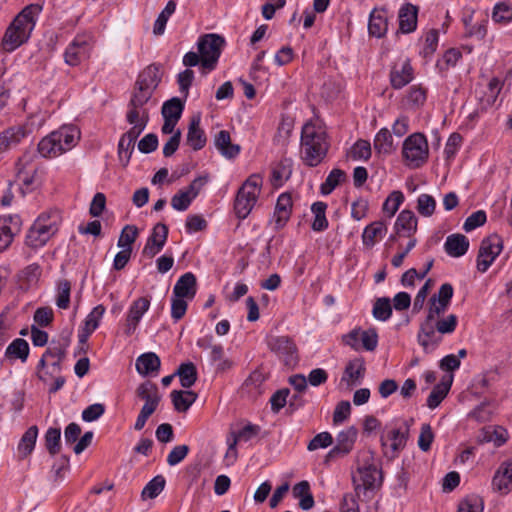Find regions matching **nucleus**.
<instances>
[{
    "label": "nucleus",
    "mask_w": 512,
    "mask_h": 512,
    "mask_svg": "<svg viewBox=\"0 0 512 512\" xmlns=\"http://www.w3.org/2000/svg\"><path fill=\"white\" fill-rule=\"evenodd\" d=\"M162 75V67L157 63L148 65L138 74L127 103L126 121L150 120V109L157 105L154 93Z\"/></svg>",
    "instance_id": "nucleus-1"
},
{
    "label": "nucleus",
    "mask_w": 512,
    "mask_h": 512,
    "mask_svg": "<svg viewBox=\"0 0 512 512\" xmlns=\"http://www.w3.org/2000/svg\"><path fill=\"white\" fill-rule=\"evenodd\" d=\"M41 11L39 4H30L14 18L2 39L4 50L12 52L29 39Z\"/></svg>",
    "instance_id": "nucleus-2"
},
{
    "label": "nucleus",
    "mask_w": 512,
    "mask_h": 512,
    "mask_svg": "<svg viewBox=\"0 0 512 512\" xmlns=\"http://www.w3.org/2000/svg\"><path fill=\"white\" fill-rule=\"evenodd\" d=\"M329 148L325 129L312 122L306 123L301 132V152L304 163L310 167L319 165Z\"/></svg>",
    "instance_id": "nucleus-3"
},
{
    "label": "nucleus",
    "mask_w": 512,
    "mask_h": 512,
    "mask_svg": "<svg viewBox=\"0 0 512 512\" xmlns=\"http://www.w3.org/2000/svg\"><path fill=\"white\" fill-rule=\"evenodd\" d=\"M80 139V131L74 125H63L43 137L38 143V152L44 158H56L71 150Z\"/></svg>",
    "instance_id": "nucleus-4"
},
{
    "label": "nucleus",
    "mask_w": 512,
    "mask_h": 512,
    "mask_svg": "<svg viewBox=\"0 0 512 512\" xmlns=\"http://www.w3.org/2000/svg\"><path fill=\"white\" fill-rule=\"evenodd\" d=\"M262 178L260 175L253 174L239 188L235 202L234 210L239 219H245L255 206L261 193Z\"/></svg>",
    "instance_id": "nucleus-5"
},
{
    "label": "nucleus",
    "mask_w": 512,
    "mask_h": 512,
    "mask_svg": "<svg viewBox=\"0 0 512 512\" xmlns=\"http://www.w3.org/2000/svg\"><path fill=\"white\" fill-rule=\"evenodd\" d=\"M59 214L57 212L41 214L30 227L26 235V244L32 248L42 247L58 231Z\"/></svg>",
    "instance_id": "nucleus-6"
},
{
    "label": "nucleus",
    "mask_w": 512,
    "mask_h": 512,
    "mask_svg": "<svg viewBox=\"0 0 512 512\" xmlns=\"http://www.w3.org/2000/svg\"><path fill=\"white\" fill-rule=\"evenodd\" d=\"M413 423V418L395 420L391 423L386 435L381 436L380 442L383 448L387 446L388 441L390 442L389 450L384 452L387 457L393 459L405 448Z\"/></svg>",
    "instance_id": "nucleus-7"
},
{
    "label": "nucleus",
    "mask_w": 512,
    "mask_h": 512,
    "mask_svg": "<svg viewBox=\"0 0 512 512\" xmlns=\"http://www.w3.org/2000/svg\"><path fill=\"white\" fill-rule=\"evenodd\" d=\"M136 397L144 401L140 413L134 424V429L140 431L144 428L148 418L157 410L161 401L158 387L151 381H145L138 385L135 390Z\"/></svg>",
    "instance_id": "nucleus-8"
},
{
    "label": "nucleus",
    "mask_w": 512,
    "mask_h": 512,
    "mask_svg": "<svg viewBox=\"0 0 512 512\" xmlns=\"http://www.w3.org/2000/svg\"><path fill=\"white\" fill-rule=\"evenodd\" d=\"M402 155L407 167L416 169L423 166L429 156V146L424 134L413 133L408 136L403 142Z\"/></svg>",
    "instance_id": "nucleus-9"
},
{
    "label": "nucleus",
    "mask_w": 512,
    "mask_h": 512,
    "mask_svg": "<svg viewBox=\"0 0 512 512\" xmlns=\"http://www.w3.org/2000/svg\"><path fill=\"white\" fill-rule=\"evenodd\" d=\"M197 45L202 68L208 72L214 70L225 45V39L218 34H206L199 38Z\"/></svg>",
    "instance_id": "nucleus-10"
},
{
    "label": "nucleus",
    "mask_w": 512,
    "mask_h": 512,
    "mask_svg": "<svg viewBox=\"0 0 512 512\" xmlns=\"http://www.w3.org/2000/svg\"><path fill=\"white\" fill-rule=\"evenodd\" d=\"M501 250L502 240L499 236L491 235L483 239L477 256L478 271L486 272Z\"/></svg>",
    "instance_id": "nucleus-11"
},
{
    "label": "nucleus",
    "mask_w": 512,
    "mask_h": 512,
    "mask_svg": "<svg viewBox=\"0 0 512 512\" xmlns=\"http://www.w3.org/2000/svg\"><path fill=\"white\" fill-rule=\"evenodd\" d=\"M269 349L281 358L286 365L295 364L298 360L297 347L288 336H275L268 340Z\"/></svg>",
    "instance_id": "nucleus-12"
},
{
    "label": "nucleus",
    "mask_w": 512,
    "mask_h": 512,
    "mask_svg": "<svg viewBox=\"0 0 512 512\" xmlns=\"http://www.w3.org/2000/svg\"><path fill=\"white\" fill-rule=\"evenodd\" d=\"M442 340V335L438 333L432 321L424 319L420 323L417 333V342L426 354L434 352L441 344Z\"/></svg>",
    "instance_id": "nucleus-13"
},
{
    "label": "nucleus",
    "mask_w": 512,
    "mask_h": 512,
    "mask_svg": "<svg viewBox=\"0 0 512 512\" xmlns=\"http://www.w3.org/2000/svg\"><path fill=\"white\" fill-rule=\"evenodd\" d=\"M167 238L168 227L163 223H157L142 250V257L152 259L156 256L165 246Z\"/></svg>",
    "instance_id": "nucleus-14"
},
{
    "label": "nucleus",
    "mask_w": 512,
    "mask_h": 512,
    "mask_svg": "<svg viewBox=\"0 0 512 512\" xmlns=\"http://www.w3.org/2000/svg\"><path fill=\"white\" fill-rule=\"evenodd\" d=\"M149 307L150 300L147 297H140L132 302L124 326L126 336H131L135 333L142 316L148 311Z\"/></svg>",
    "instance_id": "nucleus-15"
},
{
    "label": "nucleus",
    "mask_w": 512,
    "mask_h": 512,
    "mask_svg": "<svg viewBox=\"0 0 512 512\" xmlns=\"http://www.w3.org/2000/svg\"><path fill=\"white\" fill-rule=\"evenodd\" d=\"M358 436V430L350 426L337 434L336 445L329 451L327 458L345 456L350 453L354 447Z\"/></svg>",
    "instance_id": "nucleus-16"
},
{
    "label": "nucleus",
    "mask_w": 512,
    "mask_h": 512,
    "mask_svg": "<svg viewBox=\"0 0 512 512\" xmlns=\"http://www.w3.org/2000/svg\"><path fill=\"white\" fill-rule=\"evenodd\" d=\"M89 55V45L85 36L78 35L69 44L64 53L65 62L77 66Z\"/></svg>",
    "instance_id": "nucleus-17"
},
{
    "label": "nucleus",
    "mask_w": 512,
    "mask_h": 512,
    "mask_svg": "<svg viewBox=\"0 0 512 512\" xmlns=\"http://www.w3.org/2000/svg\"><path fill=\"white\" fill-rule=\"evenodd\" d=\"M366 372L365 361L362 357H356L350 360L344 369L341 382H345L348 388L359 385Z\"/></svg>",
    "instance_id": "nucleus-18"
},
{
    "label": "nucleus",
    "mask_w": 512,
    "mask_h": 512,
    "mask_svg": "<svg viewBox=\"0 0 512 512\" xmlns=\"http://www.w3.org/2000/svg\"><path fill=\"white\" fill-rule=\"evenodd\" d=\"M292 207L293 202L291 195L287 192L280 194L273 214L275 230L282 229L286 225L290 219Z\"/></svg>",
    "instance_id": "nucleus-19"
},
{
    "label": "nucleus",
    "mask_w": 512,
    "mask_h": 512,
    "mask_svg": "<svg viewBox=\"0 0 512 512\" xmlns=\"http://www.w3.org/2000/svg\"><path fill=\"white\" fill-rule=\"evenodd\" d=\"M413 68L408 59L395 63L390 71V83L394 89H401L413 80Z\"/></svg>",
    "instance_id": "nucleus-20"
},
{
    "label": "nucleus",
    "mask_w": 512,
    "mask_h": 512,
    "mask_svg": "<svg viewBox=\"0 0 512 512\" xmlns=\"http://www.w3.org/2000/svg\"><path fill=\"white\" fill-rule=\"evenodd\" d=\"M18 230V216L0 217V252L4 251L10 246L13 241V237Z\"/></svg>",
    "instance_id": "nucleus-21"
},
{
    "label": "nucleus",
    "mask_w": 512,
    "mask_h": 512,
    "mask_svg": "<svg viewBox=\"0 0 512 512\" xmlns=\"http://www.w3.org/2000/svg\"><path fill=\"white\" fill-rule=\"evenodd\" d=\"M508 439V432L502 426H487L482 428L477 436L476 441L479 444L492 442L496 447L502 446Z\"/></svg>",
    "instance_id": "nucleus-22"
},
{
    "label": "nucleus",
    "mask_w": 512,
    "mask_h": 512,
    "mask_svg": "<svg viewBox=\"0 0 512 512\" xmlns=\"http://www.w3.org/2000/svg\"><path fill=\"white\" fill-rule=\"evenodd\" d=\"M418 220L411 210H402L395 222V230L399 236L411 238L417 231Z\"/></svg>",
    "instance_id": "nucleus-23"
},
{
    "label": "nucleus",
    "mask_w": 512,
    "mask_h": 512,
    "mask_svg": "<svg viewBox=\"0 0 512 512\" xmlns=\"http://www.w3.org/2000/svg\"><path fill=\"white\" fill-rule=\"evenodd\" d=\"M197 280L192 272L180 276L173 288V295L185 299H193L196 294Z\"/></svg>",
    "instance_id": "nucleus-24"
},
{
    "label": "nucleus",
    "mask_w": 512,
    "mask_h": 512,
    "mask_svg": "<svg viewBox=\"0 0 512 512\" xmlns=\"http://www.w3.org/2000/svg\"><path fill=\"white\" fill-rule=\"evenodd\" d=\"M293 162L290 158H283L275 163L271 169V184L273 187H281L292 174Z\"/></svg>",
    "instance_id": "nucleus-25"
},
{
    "label": "nucleus",
    "mask_w": 512,
    "mask_h": 512,
    "mask_svg": "<svg viewBox=\"0 0 512 512\" xmlns=\"http://www.w3.org/2000/svg\"><path fill=\"white\" fill-rule=\"evenodd\" d=\"M492 483L501 493H508L512 489V462H504L499 466Z\"/></svg>",
    "instance_id": "nucleus-26"
},
{
    "label": "nucleus",
    "mask_w": 512,
    "mask_h": 512,
    "mask_svg": "<svg viewBox=\"0 0 512 512\" xmlns=\"http://www.w3.org/2000/svg\"><path fill=\"white\" fill-rule=\"evenodd\" d=\"M418 8L413 4H405L399 11V30L402 33H411L417 26Z\"/></svg>",
    "instance_id": "nucleus-27"
},
{
    "label": "nucleus",
    "mask_w": 512,
    "mask_h": 512,
    "mask_svg": "<svg viewBox=\"0 0 512 512\" xmlns=\"http://www.w3.org/2000/svg\"><path fill=\"white\" fill-rule=\"evenodd\" d=\"M186 140L187 144L195 151H198L205 146L206 136L204 131L200 128L199 116L192 117L188 127Z\"/></svg>",
    "instance_id": "nucleus-28"
},
{
    "label": "nucleus",
    "mask_w": 512,
    "mask_h": 512,
    "mask_svg": "<svg viewBox=\"0 0 512 512\" xmlns=\"http://www.w3.org/2000/svg\"><path fill=\"white\" fill-rule=\"evenodd\" d=\"M469 248V241L463 234H452L446 238L444 249L451 257L463 256Z\"/></svg>",
    "instance_id": "nucleus-29"
},
{
    "label": "nucleus",
    "mask_w": 512,
    "mask_h": 512,
    "mask_svg": "<svg viewBox=\"0 0 512 512\" xmlns=\"http://www.w3.org/2000/svg\"><path fill=\"white\" fill-rule=\"evenodd\" d=\"M161 366L160 358L154 352H147L136 359L135 367L142 376L158 372Z\"/></svg>",
    "instance_id": "nucleus-30"
},
{
    "label": "nucleus",
    "mask_w": 512,
    "mask_h": 512,
    "mask_svg": "<svg viewBox=\"0 0 512 512\" xmlns=\"http://www.w3.org/2000/svg\"><path fill=\"white\" fill-rule=\"evenodd\" d=\"M216 148L226 158H235L240 153V146L231 142L228 131L221 130L217 133L214 140Z\"/></svg>",
    "instance_id": "nucleus-31"
},
{
    "label": "nucleus",
    "mask_w": 512,
    "mask_h": 512,
    "mask_svg": "<svg viewBox=\"0 0 512 512\" xmlns=\"http://www.w3.org/2000/svg\"><path fill=\"white\" fill-rule=\"evenodd\" d=\"M453 382V376L449 375L444 377L440 383L434 386L430 395L427 398V406L430 409H435L447 396Z\"/></svg>",
    "instance_id": "nucleus-32"
},
{
    "label": "nucleus",
    "mask_w": 512,
    "mask_h": 512,
    "mask_svg": "<svg viewBox=\"0 0 512 512\" xmlns=\"http://www.w3.org/2000/svg\"><path fill=\"white\" fill-rule=\"evenodd\" d=\"M293 497L299 499V506L303 510H310L313 508L315 501L310 490L308 481L303 480L295 484L292 489Z\"/></svg>",
    "instance_id": "nucleus-33"
},
{
    "label": "nucleus",
    "mask_w": 512,
    "mask_h": 512,
    "mask_svg": "<svg viewBox=\"0 0 512 512\" xmlns=\"http://www.w3.org/2000/svg\"><path fill=\"white\" fill-rule=\"evenodd\" d=\"M387 232V226L383 221H375L365 227L362 234V241L366 247H373L378 239H381Z\"/></svg>",
    "instance_id": "nucleus-34"
},
{
    "label": "nucleus",
    "mask_w": 512,
    "mask_h": 512,
    "mask_svg": "<svg viewBox=\"0 0 512 512\" xmlns=\"http://www.w3.org/2000/svg\"><path fill=\"white\" fill-rule=\"evenodd\" d=\"M27 134L26 128L22 125L9 127L0 133V147L7 149L17 145Z\"/></svg>",
    "instance_id": "nucleus-35"
},
{
    "label": "nucleus",
    "mask_w": 512,
    "mask_h": 512,
    "mask_svg": "<svg viewBox=\"0 0 512 512\" xmlns=\"http://www.w3.org/2000/svg\"><path fill=\"white\" fill-rule=\"evenodd\" d=\"M170 397L176 411L186 412L196 401L197 394L191 390H173Z\"/></svg>",
    "instance_id": "nucleus-36"
},
{
    "label": "nucleus",
    "mask_w": 512,
    "mask_h": 512,
    "mask_svg": "<svg viewBox=\"0 0 512 512\" xmlns=\"http://www.w3.org/2000/svg\"><path fill=\"white\" fill-rule=\"evenodd\" d=\"M175 375L179 377L181 386L189 389L197 380L196 366L192 362L182 363L175 371Z\"/></svg>",
    "instance_id": "nucleus-37"
},
{
    "label": "nucleus",
    "mask_w": 512,
    "mask_h": 512,
    "mask_svg": "<svg viewBox=\"0 0 512 512\" xmlns=\"http://www.w3.org/2000/svg\"><path fill=\"white\" fill-rule=\"evenodd\" d=\"M388 29L387 17L384 12H372L369 19L368 30L370 35L381 38Z\"/></svg>",
    "instance_id": "nucleus-38"
},
{
    "label": "nucleus",
    "mask_w": 512,
    "mask_h": 512,
    "mask_svg": "<svg viewBox=\"0 0 512 512\" xmlns=\"http://www.w3.org/2000/svg\"><path fill=\"white\" fill-rule=\"evenodd\" d=\"M5 355L9 359H20L25 362L29 355V345L26 340L17 338L6 349Z\"/></svg>",
    "instance_id": "nucleus-39"
},
{
    "label": "nucleus",
    "mask_w": 512,
    "mask_h": 512,
    "mask_svg": "<svg viewBox=\"0 0 512 512\" xmlns=\"http://www.w3.org/2000/svg\"><path fill=\"white\" fill-rule=\"evenodd\" d=\"M38 437V428L33 425L29 427L23 434L18 444V451L22 457H27L34 450L36 440Z\"/></svg>",
    "instance_id": "nucleus-40"
},
{
    "label": "nucleus",
    "mask_w": 512,
    "mask_h": 512,
    "mask_svg": "<svg viewBox=\"0 0 512 512\" xmlns=\"http://www.w3.org/2000/svg\"><path fill=\"white\" fill-rule=\"evenodd\" d=\"M260 432V426L255 424H247L238 432L232 434L233 440L229 442V451H235L236 445L239 441L248 442L256 437Z\"/></svg>",
    "instance_id": "nucleus-41"
},
{
    "label": "nucleus",
    "mask_w": 512,
    "mask_h": 512,
    "mask_svg": "<svg viewBox=\"0 0 512 512\" xmlns=\"http://www.w3.org/2000/svg\"><path fill=\"white\" fill-rule=\"evenodd\" d=\"M327 209V204L321 201L315 202L311 206V211L314 214V221L312 223V229L314 231L320 232L328 227V220L326 218L325 212Z\"/></svg>",
    "instance_id": "nucleus-42"
},
{
    "label": "nucleus",
    "mask_w": 512,
    "mask_h": 512,
    "mask_svg": "<svg viewBox=\"0 0 512 512\" xmlns=\"http://www.w3.org/2000/svg\"><path fill=\"white\" fill-rule=\"evenodd\" d=\"M374 149L380 154H390L393 151V138L387 128H382L374 138Z\"/></svg>",
    "instance_id": "nucleus-43"
},
{
    "label": "nucleus",
    "mask_w": 512,
    "mask_h": 512,
    "mask_svg": "<svg viewBox=\"0 0 512 512\" xmlns=\"http://www.w3.org/2000/svg\"><path fill=\"white\" fill-rule=\"evenodd\" d=\"M373 317L379 321H387L392 315L391 301L387 297L377 298L372 309Z\"/></svg>",
    "instance_id": "nucleus-44"
},
{
    "label": "nucleus",
    "mask_w": 512,
    "mask_h": 512,
    "mask_svg": "<svg viewBox=\"0 0 512 512\" xmlns=\"http://www.w3.org/2000/svg\"><path fill=\"white\" fill-rule=\"evenodd\" d=\"M166 484V480L162 475H157L153 479H151L142 490V498L146 499H154L156 498L164 489Z\"/></svg>",
    "instance_id": "nucleus-45"
},
{
    "label": "nucleus",
    "mask_w": 512,
    "mask_h": 512,
    "mask_svg": "<svg viewBox=\"0 0 512 512\" xmlns=\"http://www.w3.org/2000/svg\"><path fill=\"white\" fill-rule=\"evenodd\" d=\"M175 9L176 3L173 0L168 1L165 8L158 15L154 23L153 33L155 35H162L164 33L167 21L169 17L175 12Z\"/></svg>",
    "instance_id": "nucleus-46"
},
{
    "label": "nucleus",
    "mask_w": 512,
    "mask_h": 512,
    "mask_svg": "<svg viewBox=\"0 0 512 512\" xmlns=\"http://www.w3.org/2000/svg\"><path fill=\"white\" fill-rule=\"evenodd\" d=\"M184 109V103L177 97H173L170 100L164 102L162 106L163 118H170L179 120Z\"/></svg>",
    "instance_id": "nucleus-47"
},
{
    "label": "nucleus",
    "mask_w": 512,
    "mask_h": 512,
    "mask_svg": "<svg viewBox=\"0 0 512 512\" xmlns=\"http://www.w3.org/2000/svg\"><path fill=\"white\" fill-rule=\"evenodd\" d=\"M346 179V174L341 169H333L327 176L325 182L321 185L323 195L330 194L340 183Z\"/></svg>",
    "instance_id": "nucleus-48"
},
{
    "label": "nucleus",
    "mask_w": 512,
    "mask_h": 512,
    "mask_svg": "<svg viewBox=\"0 0 512 512\" xmlns=\"http://www.w3.org/2000/svg\"><path fill=\"white\" fill-rule=\"evenodd\" d=\"M495 23L506 25L512 21V6L506 2L497 3L492 11Z\"/></svg>",
    "instance_id": "nucleus-49"
},
{
    "label": "nucleus",
    "mask_w": 512,
    "mask_h": 512,
    "mask_svg": "<svg viewBox=\"0 0 512 512\" xmlns=\"http://www.w3.org/2000/svg\"><path fill=\"white\" fill-rule=\"evenodd\" d=\"M436 330L441 335L452 334L458 324V317L455 314H449L446 317H439L437 320H432Z\"/></svg>",
    "instance_id": "nucleus-50"
},
{
    "label": "nucleus",
    "mask_w": 512,
    "mask_h": 512,
    "mask_svg": "<svg viewBox=\"0 0 512 512\" xmlns=\"http://www.w3.org/2000/svg\"><path fill=\"white\" fill-rule=\"evenodd\" d=\"M358 473L362 485L365 489H370L374 487L377 475L379 474V471L376 468V466H374L373 464L364 465L358 468Z\"/></svg>",
    "instance_id": "nucleus-51"
},
{
    "label": "nucleus",
    "mask_w": 512,
    "mask_h": 512,
    "mask_svg": "<svg viewBox=\"0 0 512 512\" xmlns=\"http://www.w3.org/2000/svg\"><path fill=\"white\" fill-rule=\"evenodd\" d=\"M61 430L50 427L45 433V446L48 452L54 456L60 452Z\"/></svg>",
    "instance_id": "nucleus-52"
},
{
    "label": "nucleus",
    "mask_w": 512,
    "mask_h": 512,
    "mask_svg": "<svg viewBox=\"0 0 512 512\" xmlns=\"http://www.w3.org/2000/svg\"><path fill=\"white\" fill-rule=\"evenodd\" d=\"M403 201V193L399 190H395L389 194L383 203V211L387 213L389 217H392L395 215Z\"/></svg>",
    "instance_id": "nucleus-53"
},
{
    "label": "nucleus",
    "mask_w": 512,
    "mask_h": 512,
    "mask_svg": "<svg viewBox=\"0 0 512 512\" xmlns=\"http://www.w3.org/2000/svg\"><path fill=\"white\" fill-rule=\"evenodd\" d=\"M57 297H56V305L60 309H67L70 304V292H71V284L68 280L63 279L58 282L57 286Z\"/></svg>",
    "instance_id": "nucleus-54"
},
{
    "label": "nucleus",
    "mask_w": 512,
    "mask_h": 512,
    "mask_svg": "<svg viewBox=\"0 0 512 512\" xmlns=\"http://www.w3.org/2000/svg\"><path fill=\"white\" fill-rule=\"evenodd\" d=\"M138 236V229L133 225H126L118 239V247L122 249H132V244L136 241Z\"/></svg>",
    "instance_id": "nucleus-55"
},
{
    "label": "nucleus",
    "mask_w": 512,
    "mask_h": 512,
    "mask_svg": "<svg viewBox=\"0 0 512 512\" xmlns=\"http://www.w3.org/2000/svg\"><path fill=\"white\" fill-rule=\"evenodd\" d=\"M488 33V17L484 16L479 21H476L466 31L465 36L483 40Z\"/></svg>",
    "instance_id": "nucleus-56"
},
{
    "label": "nucleus",
    "mask_w": 512,
    "mask_h": 512,
    "mask_svg": "<svg viewBox=\"0 0 512 512\" xmlns=\"http://www.w3.org/2000/svg\"><path fill=\"white\" fill-rule=\"evenodd\" d=\"M436 208L435 199L429 194H421L417 199V211L424 217L433 215Z\"/></svg>",
    "instance_id": "nucleus-57"
},
{
    "label": "nucleus",
    "mask_w": 512,
    "mask_h": 512,
    "mask_svg": "<svg viewBox=\"0 0 512 512\" xmlns=\"http://www.w3.org/2000/svg\"><path fill=\"white\" fill-rule=\"evenodd\" d=\"M457 512H483V501L476 495L468 496L459 503Z\"/></svg>",
    "instance_id": "nucleus-58"
},
{
    "label": "nucleus",
    "mask_w": 512,
    "mask_h": 512,
    "mask_svg": "<svg viewBox=\"0 0 512 512\" xmlns=\"http://www.w3.org/2000/svg\"><path fill=\"white\" fill-rule=\"evenodd\" d=\"M105 307L101 304L97 305L92 309V311L87 315L84 321V328L88 331H95L100 323L101 318L105 313Z\"/></svg>",
    "instance_id": "nucleus-59"
},
{
    "label": "nucleus",
    "mask_w": 512,
    "mask_h": 512,
    "mask_svg": "<svg viewBox=\"0 0 512 512\" xmlns=\"http://www.w3.org/2000/svg\"><path fill=\"white\" fill-rule=\"evenodd\" d=\"M434 433L430 424L424 423L421 426L420 435L418 438V446L421 451L427 452L430 450L431 445L434 441Z\"/></svg>",
    "instance_id": "nucleus-60"
},
{
    "label": "nucleus",
    "mask_w": 512,
    "mask_h": 512,
    "mask_svg": "<svg viewBox=\"0 0 512 512\" xmlns=\"http://www.w3.org/2000/svg\"><path fill=\"white\" fill-rule=\"evenodd\" d=\"M194 199L181 189L171 199V206L177 211H185L189 208Z\"/></svg>",
    "instance_id": "nucleus-61"
},
{
    "label": "nucleus",
    "mask_w": 512,
    "mask_h": 512,
    "mask_svg": "<svg viewBox=\"0 0 512 512\" xmlns=\"http://www.w3.org/2000/svg\"><path fill=\"white\" fill-rule=\"evenodd\" d=\"M351 157L355 160H368L371 157V145L366 140H358L351 149Z\"/></svg>",
    "instance_id": "nucleus-62"
},
{
    "label": "nucleus",
    "mask_w": 512,
    "mask_h": 512,
    "mask_svg": "<svg viewBox=\"0 0 512 512\" xmlns=\"http://www.w3.org/2000/svg\"><path fill=\"white\" fill-rule=\"evenodd\" d=\"M439 35L438 31L435 29L430 30L425 37V44L421 54L427 58L430 57L437 49L438 46Z\"/></svg>",
    "instance_id": "nucleus-63"
},
{
    "label": "nucleus",
    "mask_w": 512,
    "mask_h": 512,
    "mask_svg": "<svg viewBox=\"0 0 512 512\" xmlns=\"http://www.w3.org/2000/svg\"><path fill=\"white\" fill-rule=\"evenodd\" d=\"M333 443L332 435L329 432H321L313 437L309 442L307 449L315 451L319 448H327Z\"/></svg>",
    "instance_id": "nucleus-64"
}]
</instances>
